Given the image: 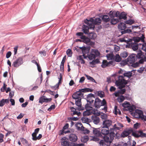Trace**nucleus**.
I'll use <instances>...</instances> for the list:
<instances>
[{
	"label": "nucleus",
	"mask_w": 146,
	"mask_h": 146,
	"mask_svg": "<svg viewBox=\"0 0 146 146\" xmlns=\"http://www.w3.org/2000/svg\"><path fill=\"white\" fill-rule=\"evenodd\" d=\"M93 132L94 134L96 136L102 137L103 136L101 133V128H93Z\"/></svg>",
	"instance_id": "11"
},
{
	"label": "nucleus",
	"mask_w": 146,
	"mask_h": 146,
	"mask_svg": "<svg viewBox=\"0 0 146 146\" xmlns=\"http://www.w3.org/2000/svg\"><path fill=\"white\" fill-rule=\"evenodd\" d=\"M90 98H95V96L94 94L92 93H90L87 95V98L88 99Z\"/></svg>",
	"instance_id": "59"
},
{
	"label": "nucleus",
	"mask_w": 146,
	"mask_h": 146,
	"mask_svg": "<svg viewBox=\"0 0 146 146\" xmlns=\"http://www.w3.org/2000/svg\"><path fill=\"white\" fill-rule=\"evenodd\" d=\"M113 127L115 129H117V130H119L121 127H123V125L121 123H119L117 124H114Z\"/></svg>",
	"instance_id": "29"
},
{
	"label": "nucleus",
	"mask_w": 146,
	"mask_h": 146,
	"mask_svg": "<svg viewBox=\"0 0 146 146\" xmlns=\"http://www.w3.org/2000/svg\"><path fill=\"white\" fill-rule=\"evenodd\" d=\"M101 66L103 68H104L107 66H108V63L107 61L106 60H103Z\"/></svg>",
	"instance_id": "34"
},
{
	"label": "nucleus",
	"mask_w": 146,
	"mask_h": 146,
	"mask_svg": "<svg viewBox=\"0 0 146 146\" xmlns=\"http://www.w3.org/2000/svg\"><path fill=\"white\" fill-rule=\"evenodd\" d=\"M91 140L97 142L98 141L100 140V139L97 137L94 136L92 137V139H91Z\"/></svg>",
	"instance_id": "60"
},
{
	"label": "nucleus",
	"mask_w": 146,
	"mask_h": 146,
	"mask_svg": "<svg viewBox=\"0 0 146 146\" xmlns=\"http://www.w3.org/2000/svg\"><path fill=\"white\" fill-rule=\"evenodd\" d=\"M128 53L124 51L121 52L120 54V56L123 58H126L128 56Z\"/></svg>",
	"instance_id": "39"
},
{
	"label": "nucleus",
	"mask_w": 146,
	"mask_h": 146,
	"mask_svg": "<svg viewBox=\"0 0 146 146\" xmlns=\"http://www.w3.org/2000/svg\"><path fill=\"white\" fill-rule=\"evenodd\" d=\"M82 40H83V42L87 44L92 45H93L94 44V42L90 41V38L85 36L84 38L82 39Z\"/></svg>",
	"instance_id": "18"
},
{
	"label": "nucleus",
	"mask_w": 146,
	"mask_h": 146,
	"mask_svg": "<svg viewBox=\"0 0 146 146\" xmlns=\"http://www.w3.org/2000/svg\"><path fill=\"white\" fill-rule=\"evenodd\" d=\"M93 91L92 89L88 88H86L79 90V91L74 92L72 95V98L75 100L81 98V97L83 96L84 94L82 92H92Z\"/></svg>",
	"instance_id": "3"
},
{
	"label": "nucleus",
	"mask_w": 146,
	"mask_h": 146,
	"mask_svg": "<svg viewBox=\"0 0 146 146\" xmlns=\"http://www.w3.org/2000/svg\"><path fill=\"white\" fill-rule=\"evenodd\" d=\"M9 102V99H3L0 101V107H3L5 104H7Z\"/></svg>",
	"instance_id": "22"
},
{
	"label": "nucleus",
	"mask_w": 146,
	"mask_h": 146,
	"mask_svg": "<svg viewBox=\"0 0 146 146\" xmlns=\"http://www.w3.org/2000/svg\"><path fill=\"white\" fill-rule=\"evenodd\" d=\"M131 133H132V135L135 137L138 138L140 137L139 131H133V132Z\"/></svg>",
	"instance_id": "30"
},
{
	"label": "nucleus",
	"mask_w": 146,
	"mask_h": 146,
	"mask_svg": "<svg viewBox=\"0 0 146 146\" xmlns=\"http://www.w3.org/2000/svg\"><path fill=\"white\" fill-rule=\"evenodd\" d=\"M137 59H140L139 61V64H143L145 61V56L144 53H143L142 51L140 50L136 54Z\"/></svg>",
	"instance_id": "6"
},
{
	"label": "nucleus",
	"mask_w": 146,
	"mask_h": 146,
	"mask_svg": "<svg viewBox=\"0 0 146 146\" xmlns=\"http://www.w3.org/2000/svg\"><path fill=\"white\" fill-rule=\"evenodd\" d=\"M89 32V31L86 34H88V36L90 39H91L92 40H94L96 37V34L94 32L90 33L89 34H88V33Z\"/></svg>",
	"instance_id": "25"
},
{
	"label": "nucleus",
	"mask_w": 146,
	"mask_h": 146,
	"mask_svg": "<svg viewBox=\"0 0 146 146\" xmlns=\"http://www.w3.org/2000/svg\"><path fill=\"white\" fill-rule=\"evenodd\" d=\"M136 54H132L129 55L127 58V61L128 63L132 64L131 66L132 67L136 68L139 66L138 62H135L137 60V57Z\"/></svg>",
	"instance_id": "4"
},
{
	"label": "nucleus",
	"mask_w": 146,
	"mask_h": 146,
	"mask_svg": "<svg viewBox=\"0 0 146 146\" xmlns=\"http://www.w3.org/2000/svg\"><path fill=\"white\" fill-rule=\"evenodd\" d=\"M137 112L139 114V117L141 118V117H143L144 115L143 114V111L141 110H138L137 111Z\"/></svg>",
	"instance_id": "51"
},
{
	"label": "nucleus",
	"mask_w": 146,
	"mask_h": 146,
	"mask_svg": "<svg viewBox=\"0 0 146 146\" xmlns=\"http://www.w3.org/2000/svg\"><path fill=\"white\" fill-rule=\"evenodd\" d=\"M135 109V106L133 105H132L130 106H129V107L128 108V110L130 112L133 111Z\"/></svg>",
	"instance_id": "46"
},
{
	"label": "nucleus",
	"mask_w": 146,
	"mask_h": 146,
	"mask_svg": "<svg viewBox=\"0 0 146 146\" xmlns=\"http://www.w3.org/2000/svg\"><path fill=\"white\" fill-rule=\"evenodd\" d=\"M87 57L90 60H91L95 58L96 56L94 54L91 53L88 55Z\"/></svg>",
	"instance_id": "33"
},
{
	"label": "nucleus",
	"mask_w": 146,
	"mask_h": 146,
	"mask_svg": "<svg viewBox=\"0 0 146 146\" xmlns=\"http://www.w3.org/2000/svg\"><path fill=\"white\" fill-rule=\"evenodd\" d=\"M92 104V103L87 102L85 106V107H84L85 109L92 110H93L92 106H93Z\"/></svg>",
	"instance_id": "23"
},
{
	"label": "nucleus",
	"mask_w": 146,
	"mask_h": 146,
	"mask_svg": "<svg viewBox=\"0 0 146 146\" xmlns=\"http://www.w3.org/2000/svg\"><path fill=\"white\" fill-rule=\"evenodd\" d=\"M82 98H80L77 100H75V104L78 107V110L79 111L83 110H84V108L82 106V103L81 102Z\"/></svg>",
	"instance_id": "10"
},
{
	"label": "nucleus",
	"mask_w": 146,
	"mask_h": 146,
	"mask_svg": "<svg viewBox=\"0 0 146 146\" xmlns=\"http://www.w3.org/2000/svg\"><path fill=\"white\" fill-rule=\"evenodd\" d=\"M89 52V50H87L86 51L84 52H82V53L83 54L82 56L84 57V58L85 59H86L87 58V56H86L85 55V54H86L87 53H88Z\"/></svg>",
	"instance_id": "58"
},
{
	"label": "nucleus",
	"mask_w": 146,
	"mask_h": 146,
	"mask_svg": "<svg viewBox=\"0 0 146 146\" xmlns=\"http://www.w3.org/2000/svg\"><path fill=\"white\" fill-rule=\"evenodd\" d=\"M45 96H42L39 99V103L42 104L43 102H45Z\"/></svg>",
	"instance_id": "44"
},
{
	"label": "nucleus",
	"mask_w": 146,
	"mask_h": 146,
	"mask_svg": "<svg viewBox=\"0 0 146 146\" xmlns=\"http://www.w3.org/2000/svg\"><path fill=\"white\" fill-rule=\"evenodd\" d=\"M61 142L62 146H70L71 143L67 141L66 138L65 137L62 138L61 139Z\"/></svg>",
	"instance_id": "14"
},
{
	"label": "nucleus",
	"mask_w": 146,
	"mask_h": 146,
	"mask_svg": "<svg viewBox=\"0 0 146 146\" xmlns=\"http://www.w3.org/2000/svg\"><path fill=\"white\" fill-rule=\"evenodd\" d=\"M132 76V73L131 72L128 71L125 72L123 74V76L127 77L129 78H130Z\"/></svg>",
	"instance_id": "31"
},
{
	"label": "nucleus",
	"mask_w": 146,
	"mask_h": 146,
	"mask_svg": "<svg viewBox=\"0 0 146 146\" xmlns=\"http://www.w3.org/2000/svg\"><path fill=\"white\" fill-rule=\"evenodd\" d=\"M125 24L131 25L135 23V21L133 19H130L125 21Z\"/></svg>",
	"instance_id": "37"
},
{
	"label": "nucleus",
	"mask_w": 146,
	"mask_h": 146,
	"mask_svg": "<svg viewBox=\"0 0 146 146\" xmlns=\"http://www.w3.org/2000/svg\"><path fill=\"white\" fill-rule=\"evenodd\" d=\"M93 106L96 109L99 108L101 106H104V108H102V110H104L105 112L107 111L108 107L107 102L104 99L102 101L99 98H96Z\"/></svg>",
	"instance_id": "2"
},
{
	"label": "nucleus",
	"mask_w": 146,
	"mask_h": 146,
	"mask_svg": "<svg viewBox=\"0 0 146 146\" xmlns=\"http://www.w3.org/2000/svg\"><path fill=\"white\" fill-rule=\"evenodd\" d=\"M89 139L88 137L87 136H84L81 139V141L84 143L86 142Z\"/></svg>",
	"instance_id": "43"
},
{
	"label": "nucleus",
	"mask_w": 146,
	"mask_h": 146,
	"mask_svg": "<svg viewBox=\"0 0 146 146\" xmlns=\"http://www.w3.org/2000/svg\"><path fill=\"white\" fill-rule=\"evenodd\" d=\"M86 111L84 112L83 115L84 116H88L91 114L92 113V110H86Z\"/></svg>",
	"instance_id": "28"
},
{
	"label": "nucleus",
	"mask_w": 146,
	"mask_h": 146,
	"mask_svg": "<svg viewBox=\"0 0 146 146\" xmlns=\"http://www.w3.org/2000/svg\"><path fill=\"white\" fill-rule=\"evenodd\" d=\"M92 121L94 124L97 125L100 122V118L99 117L95 116H92L91 117Z\"/></svg>",
	"instance_id": "16"
},
{
	"label": "nucleus",
	"mask_w": 146,
	"mask_h": 146,
	"mask_svg": "<svg viewBox=\"0 0 146 146\" xmlns=\"http://www.w3.org/2000/svg\"><path fill=\"white\" fill-rule=\"evenodd\" d=\"M117 27L119 30L123 31L125 30V29L127 27L125 23H120L118 25Z\"/></svg>",
	"instance_id": "19"
},
{
	"label": "nucleus",
	"mask_w": 146,
	"mask_h": 146,
	"mask_svg": "<svg viewBox=\"0 0 146 146\" xmlns=\"http://www.w3.org/2000/svg\"><path fill=\"white\" fill-rule=\"evenodd\" d=\"M103 21L107 23L110 21V19L108 15H104L101 17Z\"/></svg>",
	"instance_id": "24"
},
{
	"label": "nucleus",
	"mask_w": 146,
	"mask_h": 146,
	"mask_svg": "<svg viewBox=\"0 0 146 146\" xmlns=\"http://www.w3.org/2000/svg\"><path fill=\"white\" fill-rule=\"evenodd\" d=\"M120 12L118 11H117L116 12L114 11V14H115V17H119V15L120 14Z\"/></svg>",
	"instance_id": "61"
},
{
	"label": "nucleus",
	"mask_w": 146,
	"mask_h": 146,
	"mask_svg": "<svg viewBox=\"0 0 146 146\" xmlns=\"http://www.w3.org/2000/svg\"><path fill=\"white\" fill-rule=\"evenodd\" d=\"M42 137V135L41 134H39L38 136V137H36L35 138H32V139L33 140L36 141L37 140H39Z\"/></svg>",
	"instance_id": "55"
},
{
	"label": "nucleus",
	"mask_w": 146,
	"mask_h": 146,
	"mask_svg": "<svg viewBox=\"0 0 146 146\" xmlns=\"http://www.w3.org/2000/svg\"><path fill=\"white\" fill-rule=\"evenodd\" d=\"M21 140L23 144L26 145L28 146H29V143L26 139L23 138H21Z\"/></svg>",
	"instance_id": "36"
},
{
	"label": "nucleus",
	"mask_w": 146,
	"mask_h": 146,
	"mask_svg": "<svg viewBox=\"0 0 146 146\" xmlns=\"http://www.w3.org/2000/svg\"><path fill=\"white\" fill-rule=\"evenodd\" d=\"M76 35L80 36V38L82 39L84 38H85V36L84 35L83 33L82 32L77 33L76 34Z\"/></svg>",
	"instance_id": "48"
},
{
	"label": "nucleus",
	"mask_w": 146,
	"mask_h": 146,
	"mask_svg": "<svg viewBox=\"0 0 146 146\" xmlns=\"http://www.w3.org/2000/svg\"><path fill=\"white\" fill-rule=\"evenodd\" d=\"M127 83V81L124 79L123 76H118V80L115 82V84L117 86H119L121 84H126Z\"/></svg>",
	"instance_id": "7"
},
{
	"label": "nucleus",
	"mask_w": 146,
	"mask_h": 146,
	"mask_svg": "<svg viewBox=\"0 0 146 146\" xmlns=\"http://www.w3.org/2000/svg\"><path fill=\"white\" fill-rule=\"evenodd\" d=\"M112 122L111 120L106 119L104 120L103 121V126L106 127V128H109L112 124Z\"/></svg>",
	"instance_id": "13"
},
{
	"label": "nucleus",
	"mask_w": 146,
	"mask_h": 146,
	"mask_svg": "<svg viewBox=\"0 0 146 146\" xmlns=\"http://www.w3.org/2000/svg\"><path fill=\"white\" fill-rule=\"evenodd\" d=\"M109 135H108V136L110 137L111 139V140H113L115 136V133L114 132L112 131H110V132H109Z\"/></svg>",
	"instance_id": "40"
},
{
	"label": "nucleus",
	"mask_w": 146,
	"mask_h": 146,
	"mask_svg": "<svg viewBox=\"0 0 146 146\" xmlns=\"http://www.w3.org/2000/svg\"><path fill=\"white\" fill-rule=\"evenodd\" d=\"M133 132V129L131 128L127 129L124 130L121 134V137L124 138L128 136L132 132Z\"/></svg>",
	"instance_id": "9"
},
{
	"label": "nucleus",
	"mask_w": 146,
	"mask_h": 146,
	"mask_svg": "<svg viewBox=\"0 0 146 146\" xmlns=\"http://www.w3.org/2000/svg\"><path fill=\"white\" fill-rule=\"evenodd\" d=\"M23 62L22 58L20 57L18 58L12 64V66L18 68L22 64Z\"/></svg>",
	"instance_id": "8"
},
{
	"label": "nucleus",
	"mask_w": 146,
	"mask_h": 146,
	"mask_svg": "<svg viewBox=\"0 0 146 146\" xmlns=\"http://www.w3.org/2000/svg\"><path fill=\"white\" fill-rule=\"evenodd\" d=\"M85 75L88 80H90L92 82H94L95 83H96V82L92 77L86 74H85Z\"/></svg>",
	"instance_id": "38"
},
{
	"label": "nucleus",
	"mask_w": 146,
	"mask_h": 146,
	"mask_svg": "<svg viewBox=\"0 0 146 146\" xmlns=\"http://www.w3.org/2000/svg\"><path fill=\"white\" fill-rule=\"evenodd\" d=\"M131 46L133 50L134 51L137 50L138 49L139 47L138 43L135 42L131 43Z\"/></svg>",
	"instance_id": "26"
},
{
	"label": "nucleus",
	"mask_w": 146,
	"mask_h": 146,
	"mask_svg": "<svg viewBox=\"0 0 146 146\" xmlns=\"http://www.w3.org/2000/svg\"><path fill=\"white\" fill-rule=\"evenodd\" d=\"M126 91L125 89H123L120 90H119V91L120 93V94H124Z\"/></svg>",
	"instance_id": "64"
},
{
	"label": "nucleus",
	"mask_w": 146,
	"mask_h": 146,
	"mask_svg": "<svg viewBox=\"0 0 146 146\" xmlns=\"http://www.w3.org/2000/svg\"><path fill=\"white\" fill-rule=\"evenodd\" d=\"M126 13L124 12H123L120 13V15H119V20L121 19H123L124 20H125L127 19V17L126 16Z\"/></svg>",
	"instance_id": "21"
},
{
	"label": "nucleus",
	"mask_w": 146,
	"mask_h": 146,
	"mask_svg": "<svg viewBox=\"0 0 146 146\" xmlns=\"http://www.w3.org/2000/svg\"><path fill=\"white\" fill-rule=\"evenodd\" d=\"M92 52L95 55L96 57L99 56L100 55V53L97 50L94 49L93 50Z\"/></svg>",
	"instance_id": "47"
},
{
	"label": "nucleus",
	"mask_w": 146,
	"mask_h": 146,
	"mask_svg": "<svg viewBox=\"0 0 146 146\" xmlns=\"http://www.w3.org/2000/svg\"><path fill=\"white\" fill-rule=\"evenodd\" d=\"M141 40V38L139 37H135L134 38V40L135 42L136 43V42H139Z\"/></svg>",
	"instance_id": "63"
},
{
	"label": "nucleus",
	"mask_w": 146,
	"mask_h": 146,
	"mask_svg": "<svg viewBox=\"0 0 146 146\" xmlns=\"http://www.w3.org/2000/svg\"><path fill=\"white\" fill-rule=\"evenodd\" d=\"M98 95L101 98L104 96V92L102 91H99L98 92Z\"/></svg>",
	"instance_id": "49"
},
{
	"label": "nucleus",
	"mask_w": 146,
	"mask_h": 146,
	"mask_svg": "<svg viewBox=\"0 0 146 146\" xmlns=\"http://www.w3.org/2000/svg\"><path fill=\"white\" fill-rule=\"evenodd\" d=\"M132 32V31L131 29H126L124 30L123 31H121L119 30L118 32H117V33L116 34V36L119 37H120L121 35L123 34L126 33H129Z\"/></svg>",
	"instance_id": "12"
},
{
	"label": "nucleus",
	"mask_w": 146,
	"mask_h": 146,
	"mask_svg": "<svg viewBox=\"0 0 146 146\" xmlns=\"http://www.w3.org/2000/svg\"><path fill=\"white\" fill-rule=\"evenodd\" d=\"M102 20L99 18H95L94 19L92 18L90 19H87L84 20V22L87 25H83L82 26V31L85 34L89 32V29H94L95 28V25H99L101 22Z\"/></svg>",
	"instance_id": "1"
},
{
	"label": "nucleus",
	"mask_w": 146,
	"mask_h": 146,
	"mask_svg": "<svg viewBox=\"0 0 146 146\" xmlns=\"http://www.w3.org/2000/svg\"><path fill=\"white\" fill-rule=\"evenodd\" d=\"M14 92L13 91H11L9 93V97L10 98H12L14 95Z\"/></svg>",
	"instance_id": "62"
},
{
	"label": "nucleus",
	"mask_w": 146,
	"mask_h": 146,
	"mask_svg": "<svg viewBox=\"0 0 146 146\" xmlns=\"http://www.w3.org/2000/svg\"><path fill=\"white\" fill-rule=\"evenodd\" d=\"M67 55L69 57H71L72 52V50L70 49H68L66 51Z\"/></svg>",
	"instance_id": "45"
},
{
	"label": "nucleus",
	"mask_w": 146,
	"mask_h": 146,
	"mask_svg": "<svg viewBox=\"0 0 146 146\" xmlns=\"http://www.w3.org/2000/svg\"><path fill=\"white\" fill-rule=\"evenodd\" d=\"M93 98H90L89 99L87 98L86 101L87 102L93 104L94 101Z\"/></svg>",
	"instance_id": "53"
},
{
	"label": "nucleus",
	"mask_w": 146,
	"mask_h": 146,
	"mask_svg": "<svg viewBox=\"0 0 146 146\" xmlns=\"http://www.w3.org/2000/svg\"><path fill=\"white\" fill-rule=\"evenodd\" d=\"M108 116L106 114L103 113V114L101 115V117L102 119H104L105 120H106Z\"/></svg>",
	"instance_id": "56"
},
{
	"label": "nucleus",
	"mask_w": 146,
	"mask_h": 146,
	"mask_svg": "<svg viewBox=\"0 0 146 146\" xmlns=\"http://www.w3.org/2000/svg\"><path fill=\"white\" fill-rule=\"evenodd\" d=\"M100 128H101V133L102 135L103 134L104 135H106L109 133V128H106L104 126L100 127Z\"/></svg>",
	"instance_id": "15"
},
{
	"label": "nucleus",
	"mask_w": 146,
	"mask_h": 146,
	"mask_svg": "<svg viewBox=\"0 0 146 146\" xmlns=\"http://www.w3.org/2000/svg\"><path fill=\"white\" fill-rule=\"evenodd\" d=\"M104 140H101L99 143V146H108L106 143H111L113 141L108 135L103 136Z\"/></svg>",
	"instance_id": "5"
},
{
	"label": "nucleus",
	"mask_w": 146,
	"mask_h": 146,
	"mask_svg": "<svg viewBox=\"0 0 146 146\" xmlns=\"http://www.w3.org/2000/svg\"><path fill=\"white\" fill-rule=\"evenodd\" d=\"M124 100L125 97L123 95L117 98V101L119 102H123Z\"/></svg>",
	"instance_id": "41"
},
{
	"label": "nucleus",
	"mask_w": 146,
	"mask_h": 146,
	"mask_svg": "<svg viewBox=\"0 0 146 146\" xmlns=\"http://www.w3.org/2000/svg\"><path fill=\"white\" fill-rule=\"evenodd\" d=\"M79 48L80 49H81L82 53L86 51L87 50H90V48L89 47H86L84 46L79 47Z\"/></svg>",
	"instance_id": "42"
},
{
	"label": "nucleus",
	"mask_w": 146,
	"mask_h": 146,
	"mask_svg": "<svg viewBox=\"0 0 146 146\" xmlns=\"http://www.w3.org/2000/svg\"><path fill=\"white\" fill-rule=\"evenodd\" d=\"M140 137H146V133H144L141 131H139Z\"/></svg>",
	"instance_id": "50"
},
{
	"label": "nucleus",
	"mask_w": 146,
	"mask_h": 146,
	"mask_svg": "<svg viewBox=\"0 0 146 146\" xmlns=\"http://www.w3.org/2000/svg\"><path fill=\"white\" fill-rule=\"evenodd\" d=\"M69 139L70 141L74 142L77 141L78 138L75 134H71L69 135Z\"/></svg>",
	"instance_id": "17"
},
{
	"label": "nucleus",
	"mask_w": 146,
	"mask_h": 146,
	"mask_svg": "<svg viewBox=\"0 0 146 146\" xmlns=\"http://www.w3.org/2000/svg\"><path fill=\"white\" fill-rule=\"evenodd\" d=\"M121 57L118 54H116L115 55V60L117 62H119L121 61Z\"/></svg>",
	"instance_id": "35"
},
{
	"label": "nucleus",
	"mask_w": 146,
	"mask_h": 146,
	"mask_svg": "<svg viewBox=\"0 0 146 146\" xmlns=\"http://www.w3.org/2000/svg\"><path fill=\"white\" fill-rule=\"evenodd\" d=\"M42 80V74H41L40 78H38L36 81V84L40 85L41 84Z\"/></svg>",
	"instance_id": "32"
},
{
	"label": "nucleus",
	"mask_w": 146,
	"mask_h": 146,
	"mask_svg": "<svg viewBox=\"0 0 146 146\" xmlns=\"http://www.w3.org/2000/svg\"><path fill=\"white\" fill-rule=\"evenodd\" d=\"M76 127L78 130L84 131L85 128L83 126L82 124L80 123H78L75 125Z\"/></svg>",
	"instance_id": "20"
},
{
	"label": "nucleus",
	"mask_w": 146,
	"mask_h": 146,
	"mask_svg": "<svg viewBox=\"0 0 146 146\" xmlns=\"http://www.w3.org/2000/svg\"><path fill=\"white\" fill-rule=\"evenodd\" d=\"M110 20L111 25H115L119 21L118 19H114V18H112Z\"/></svg>",
	"instance_id": "27"
},
{
	"label": "nucleus",
	"mask_w": 146,
	"mask_h": 146,
	"mask_svg": "<svg viewBox=\"0 0 146 146\" xmlns=\"http://www.w3.org/2000/svg\"><path fill=\"white\" fill-rule=\"evenodd\" d=\"M70 146H84V144L83 143H80L76 144L74 143H71Z\"/></svg>",
	"instance_id": "52"
},
{
	"label": "nucleus",
	"mask_w": 146,
	"mask_h": 146,
	"mask_svg": "<svg viewBox=\"0 0 146 146\" xmlns=\"http://www.w3.org/2000/svg\"><path fill=\"white\" fill-rule=\"evenodd\" d=\"M130 105L128 102H125L122 104V106L124 108H129Z\"/></svg>",
	"instance_id": "54"
},
{
	"label": "nucleus",
	"mask_w": 146,
	"mask_h": 146,
	"mask_svg": "<svg viewBox=\"0 0 146 146\" xmlns=\"http://www.w3.org/2000/svg\"><path fill=\"white\" fill-rule=\"evenodd\" d=\"M7 85L5 83H4L3 86L1 89V90L2 92H4L6 90Z\"/></svg>",
	"instance_id": "57"
}]
</instances>
